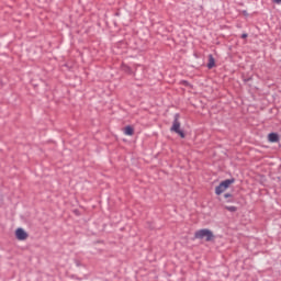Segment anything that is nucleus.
Wrapping results in <instances>:
<instances>
[{
    "label": "nucleus",
    "mask_w": 281,
    "mask_h": 281,
    "mask_svg": "<svg viewBox=\"0 0 281 281\" xmlns=\"http://www.w3.org/2000/svg\"><path fill=\"white\" fill-rule=\"evenodd\" d=\"M195 238L203 240V238L210 243L212 240H214V233H212V231L204 228V229H200L198 232H195Z\"/></svg>",
    "instance_id": "1"
},
{
    "label": "nucleus",
    "mask_w": 281,
    "mask_h": 281,
    "mask_svg": "<svg viewBox=\"0 0 281 281\" xmlns=\"http://www.w3.org/2000/svg\"><path fill=\"white\" fill-rule=\"evenodd\" d=\"M29 236L30 235L27 234V232H25V229H23V228H18L15 231V238L18 240H27Z\"/></svg>",
    "instance_id": "4"
},
{
    "label": "nucleus",
    "mask_w": 281,
    "mask_h": 281,
    "mask_svg": "<svg viewBox=\"0 0 281 281\" xmlns=\"http://www.w3.org/2000/svg\"><path fill=\"white\" fill-rule=\"evenodd\" d=\"M241 38H247V34L244 33V34L241 35Z\"/></svg>",
    "instance_id": "11"
},
{
    "label": "nucleus",
    "mask_w": 281,
    "mask_h": 281,
    "mask_svg": "<svg viewBox=\"0 0 281 281\" xmlns=\"http://www.w3.org/2000/svg\"><path fill=\"white\" fill-rule=\"evenodd\" d=\"M214 65H215L214 56L209 55V64H207L209 69H212Z\"/></svg>",
    "instance_id": "7"
},
{
    "label": "nucleus",
    "mask_w": 281,
    "mask_h": 281,
    "mask_svg": "<svg viewBox=\"0 0 281 281\" xmlns=\"http://www.w3.org/2000/svg\"><path fill=\"white\" fill-rule=\"evenodd\" d=\"M232 183H234V179H227L222 181L220 186L215 188V194H217V196H221L223 192L227 191V189L229 188V186H232Z\"/></svg>",
    "instance_id": "2"
},
{
    "label": "nucleus",
    "mask_w": 281,
    "mask_h": 281,
    "mask_svg": "<svg viewBox=\"0 0 281 281\" xmlns=\"http://www.w3.org/2000/svg\"><path fill=\"white\" fill-rule=\"evenodd\" d=\"M171 131H173L175 133H177L178 135H180V137L183 139V137H186V134L183 133V131H181V123H179V120L176 119L173 121Z\"/></svg>",
    "instance_id": "3"
},
{
    "label": "nucleus",
    "mask_w": 281,
    "mask_h": 281,
    "mask_svg": "<svg viewBox=\"0 0 281 281\" xmlns=\"http://www.w3.org/2000/svg\"><path fill=\"white\" fill-rule=\"evenodd\" d=\"M224 196H225V199H229V196H232V194L226 193Z\"/></svg>",
    "instance_id": "10"
},
{
    "label": "nucleus",
    "mask_w": 281,
    "mask_h": 281,
    "mask_svg": "<svg viewBox=\"0 0 281 281\" xmlns=\"http://www.w3.org/2000/svg\"><path fill=\"white\" fill-rule=\"evenodd\" d=\"M268 139H269V142H271V143H276V142H278V140L280 139V137H279L278 134H276V133H270V134L268 135Z\"/></svg>",
    "instance_id": "6"
},
{
    "label": "nucleus",
    "mask_w": 281,
    "mask_h": 281,
    "mask_svg": "<svg viewBox=\"0 0 281 281\" xmlns=\"http://www.w3.org/2000/svg\"><path fill=\"white\" fill-rule=\"evenodd\" d=\"M273 3H277V4H280L281 3V0H272Z\"/></svg>",
    "instance_id": "9"
},
{
    "label": "nucleus",
    "mask_w": 281,
    "mask_h": 281,
    "mask_svg": "<svg viewBox=\"0 0 281 281\" xmlns=\"http://www.w3.org/2000/svg\"><path fill=\"white\" fill-rule=\"evenodd\" d=\"M123 133H124V135H127L131 137V136L135 135V128H133V126H131V125H127L124 127Z\"/></svg>",
    "instance_id": "5"
},
{
    "label": "nucleus",
    "mask_w": 281,
    "mask_h": 281,
    "mask_svg": "<svg viewBox=\"0 0 281 281\" xmlns=\"http://www.w3.org/2000/svg\"><path fill=\"white\" fill-rule=\"evenodd\" d=\"M228 212H236V206H226Z\"/></svg>",
    "instance_id": "8"
}]
</instances>
